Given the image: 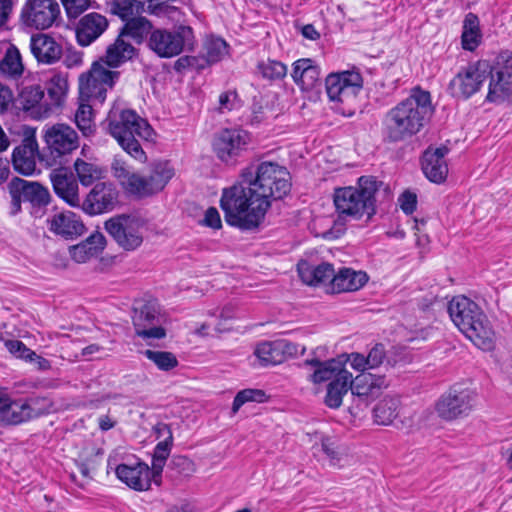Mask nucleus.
Here are the masks:
<instances>
[{
	"mask_svg": "<svg viewBox=\"0 0 512 512\" xmlns=\"http://www.w3.org/2000/svg\"><path fill=\"white\" fill-rule=\"evenodd\" d=\"M288 170L275 162L252 163L241 172V182L224 189L220 205L227 223L253 229L263 221L272 200L285 197L291 189Z\"/></svg>",
	"mask_w": 512,
	"mask_h": 512,
	"instance_id": "1",
	"label": "nucleus"
},
{
	"mask_svg": "<svg viewBox=\"0 0 512 512\" xmlns=\"http://www.w3.org/2000/svg\"><path fill=\"white\" fill-rule=\"evenodd\" d=\"M432 113L430 93L419 87L413 88L407 98L387 112L383 121L387 138L399 142L416 135Z\"/></svg>",
	"mask_w": 512,
	"mask_h": 512,
	"instance_id": "2",
	"label": "nucleus"
},
{
	"mask_svg": "<svg viewBox=\"0 0 512 512\" xmlns=\"http://www.w3.org/2000/svg\"><path fill=\"white\" fill-rule=\"evenodd\" d=\"M448 313L455 326L475 346L484 351L494 348L496 333L478 304L466 296H456L449 302Z\"/></svg>",
	"mask_w": 512,
	"mask_h": 512,
	"instance_id": "3",
	"label": "nucleus"
},
{
	"mask_svg": "<svg viewBox=\"0 0 512 512\" xmlns=\"http://www.w3.org/2000/svg\"><path fill=\"white\" fill-rule=\"evenodd\" d=\"M106 123L110 135L127 154L140 163L147 161V155L136 139L138 137L145 141L153 140L154 130L145 119L133 110L113 108Z\"/></svg>",
	"mask_w": 512,
	"mask_h": 512,
	"instance_id": "4",
	"label": "nucleus"
},
{
	"mask_svg": "<svg viewBox=\"0 0 512 512\" xmlns=\"http://www.w3.org/2000/svg\"><path fill=\"white\" fill-rule=\"evenodd\" d=\"M119 73L106 69L102 64L96 62L90 71L79 77V106L75 113L77 127L84 135L92 132V106L90 100L103 103L106 93L114 85Z\"/></svg>",
	"mask_w": 512,
	"mask_h": 512,
	"instance_id": "5",
	"label": "nucleus"
},
{
	"mask_svg": "<svg viewBox=\"0 0 512 512\" xmlns=\"http://www.w3.org/2000/svg\"><path fill=\"white\" fill-rule=\"evenodd\" d=\"M379 183L372 176H362L357 186L336 188L333 201L341 219L360 220L370 219L375 214V194Z\"/></svg>",
	"mask_w": 512,
	"mask_h": 512,
	"instance_id": "6",
	"label": "nucleus"
},
{
	"mask_svg": "<svg viewBox=\"0 0 512 512\" xmlns=\"http://www.w3.org/2000/svg\"><path fill=\"white\" fill-rule=\"evenodd\" d=\"M194 32L190 26L179 25L173 29L155 28L147 41L148 48L160 58L178 56L186 49H192Z\"/></svg>",
	"mask_w": 512,
	"mask_h": 512,
	"instance_id": "7",
	"label": "nucleus"
},
{
	"mask_svg": "<svg viewBox=\"0 0 512 512\" xmlns=\"http://www.w3.org/2000/svg\"><path fill=\"white\" fill-rule=\"evenodd\" d=\"M104 228L113 240L124 250L133 251L143 242L144 222L139 217L127 214L108 219Z\"/></svg>",
	"mask_w": 512,
	"mask_h": 512,
	"instance_id": "8",
	"label": "nucleus"
},
{
	"mask_svg": "<svg viewBox=\"0 0 512 512\" xmlns=\"http://www.w3.org/2000/svg\"><path fill=\"white\" fill-rule=\"evenodd\" d=\"M48 155L46 162L49 166L62 165L64 158L79 146L76 131L66 124H54L47 128L44 134Z\"/></svg>",
	"mask_w": 512,
	"mask_h": 512,
	"instance_id": "9",
	"label": "nucleus"
},
{
	"mask_svg": "<svg viewBox=\"0 0 512 512\" xmlns=\"http://www.w3.org/2000/svg\"><path fill=\"white\" fill-rule=\"evenodd\" d=\"M51 403L46 398L13 400L9 397L0 407V424L18 425L49 412Z\"/></svg>",
	"mask_w": 512,
	"mask_h": 512,
	"instance_id": "10",
	"label": "nucleus"
},
{
	"mask_svg": "<svg viewBox=\"0 0 512 512\" xmlns=\"http://www.w3.org/2000/svg\"><path fill=\"white\" fill-rule=\"evenodd\" d=\"M489 71L490 64L481 60L462 67L449 83L451 94L458 98H470L482 88Z\"/></svg>",
	"mask_w": 512,
	"mask_h": 512,
	"instance_id": "11",
	"label": "nucleus"
},
{
	"mask_svg": "<svg viewBox=\"0 0 512 512\" xmlns=\"http://www.w3.org/2000/svg\"><path fill=\"white\" fill-rule=\"evenodd\" d=\"M60 15V6L56 0H26L20 13L22 24L31 29L50 28Z\"/></svg>",
	"mask_w": 512,
	"mask_h": 512,
	"instance_id": "12",
	"label": "nucleus"
},
{
	"mask_svg": "<svg viewBox=\"0 0 512 512\" xmlns=\"http://www.w3.org/2000/svg\"><path fill=\"white\" fill-rule=\"evenodd\" d=\"M473 407V392L457 386L443 393L435 404L440 418L446 421L467 416Z\"/></svg>",
	"mask_w": 512,
	"mask_h": 512,
	"instance_id": "13",
	"label": "nucleus"
},
{
	"mask_svg": "<svg viewBox=\"0 0 512 512\" xmlns=\"http://www.w3.org/2000/svg\"><path fill=\"white\" fill-rule=\"evenodd\" d=\"M363 86L360 73L344 71L330 74L326 78V91L333 102L352 104Z\"/></svg>",
	"mask_w": 512,
	"mask_h": 512,
	"instance_id": "14",
	"label": "nucleus"
},
{
	"mask_svg": "<svg viewBox=\"0 0 512 512\" xmlns=\"http://www.w3.org/2000/svg\"><path fill=\"white\" fill-rule=\"evenodd\" d=\"M119 203V191L111 182H99L93 186L80 207L86 214L94 216L113 211Z\"/></svg>",
	"mask_w": 512,
	"mask_h": 512,
	"instance_id": "15",
	"label": "nucleus"
},
{
	"mask_svg": "<svg viewBox=\"0 0 512 512\" xmlns=\"http://www.w3.org/2000/svg\"><path fill=\"white\" fill-rule=\"evenodd\" d=\"M132 321L136 335L143 339H162L166 335L165 329L159 325L160 314L153 302L135 306Z\"/></svg>",
	"mask_w": 512,
	"mask_h": 512,
	"instance_id": "16",
	"label": "nucleus"
},
{
	"mask_svg": "<svg viewBox=\"0 0 512 512\" xmlns=\"http://www.w3.org/2000/svg\"><path fill=\"white\" fill-rule=\"evenodd\" d=\"M18 93L16 102L20 109L28 113L33 119L47 118L51 113V107L44 99V90L40 85L25 83H17Z\"/></svg>",
	"mask_w": 512,
	"mask_h": 512,
	"instance_id": "17",
	"label": "nucleus"
},
{
	"mask_svg": "<svg viewBox=\"0 0 512 512\" xmlns=\"http://www.w3.org/2000/svg\"><path fill=\"white\" fill-rule=\"evenodd\" d=\"M249 141V134L244 130L223 129L215 137L213 148L221 161L229 162L246 150Z\"/></svg>",
	"mask_w": 512,
	"mask_h": 512,
	"instance_id": "18",
	"label": "nucleus"
},
{
	"mask_svg": "<svg viewBox=\"0 0 512 512\" xmlns=\"http://www.w3.org/2000/svg\"><path fill=\"white\" fill-rule=\"evenodd\" d=\"M112 175L122 188L130 195L143 198L154 193L148 177L130 170L129 166L120 159H114L111 165Z\"/></svg>",
	"mask_w": 512,
	"mask_h": 512,
	"instance_id": "19",
	"label": "nucleus"
},
{
	"mask_svg": "<svg viewBox=\"0 0 512 512\" xmlns=\"http://www.w3.org/2000/svg\"><path fill=\"white\" fill-rule=\"evenodd\" d=\"M38 143L33 129H26L22 143L13 150L12 163L14 169L23 175H32L36 170Z\"/></svg>",
	"mask_w": 512,
	"mask_h": 512,
	"instance_id": "20",
	"label": "nucleus"
},
{
	"mask_svg": "<svg viewBox=\"0 0 512 512\" xmlns=\"http://www.w3.org/2000/svg\"><path fill=\"white\" fill-rule=\"evenodd\" d=\"M55 194L71 207H80L79 187L73 173L67 168L60 167L50 173Z\"/></svg>",
	"mask_w": 512,
	"mask_h": 512,
	"instance_id": "21",
	"label": "nucleus"
},
{
	"mask_svg": "<svg viewBox=\"0 0 512 512\" xmlns=\"http://www.w3.org/2000/svg\"><path fill=\"white\" fill-rule=\"evenodd\" d=\"M117 477L130 488L145 491L153 479L152 469L143 462L134 465L120 464L116 468Z\"/></svg>",
	"mask_w": 512,
	"mask_h": 512,
	"instance_id": "22",
	"label": "nucleus"
},
{
	"mask_svg": "<svg viewBox=\"0 0 512 512\" xmlns=\"http://www.w3.org/2000/svg\"><path fill=\"white\" fill-rule=\"evenodd\" d=\"M108 28L105 16L91 12L84 15L77 23L76 38L80 46L86 47L98 39Z\"/></svg>",
	"mask_w": 512,
	"mask_h": 512,
	"instance_id": "23",
	"label": "nucleus"
},
{
	"mask_svg": "<svg viewBox=\"0 0 512 512\" xmlns=\"http://www.w3.org/2000/svg\"><path fill=\"white\" fill-rule=\"evenodd\" d=\"M449 149L446 146L428 148L423 155L422 170L425 176L434 183L440 184L448 175V166L445 156Z\"/></svg>",
	"mask_w": 512,
	"mask_h": 512,
	"instance_id": "24",
	"label": "nucleus"
},
{
	"mask_svg": "<svg viewBox=\"0 0 512 512\" xmlns=\"http://www.w3.org/2000/svg\"><path fill=\"white\" fill-rule=\"evenodd\" d=\"M295 353L296 345L286 340L260 343L254 352L262 366L280 364L285 361L286 355Z\"/></svg>",
	"mask_w": 512,
	"mask_h": 512,
	"instance_id": "25",
	"label": "nucleus"
},
{
	"mask_svg": "<svg viewBox=\"0 0 512 512\" xmlns=\"http://www.w3.org/2000/svg\"><path fill=\"white\" fill-rule=\"evenodd\" d=\"M9 192L11 197H22L23 201L32 204H47L49 193L47 189L37 182H30L21 178H13L9 183Z\"/></svg>",
	"mask_w": 512,
	"mask_h": 512,
	"instance_id": "26",
	"label": "nucleus"
},
{
	"mask_svg": "<svg viewBox=\"0 0 512 512\" xmlns=\"http://www.w3.org/2000/svg\"><path fill=\"white\" fill-rule=\"evenodd\" d=\"M368 281V276L364 271H356L351 268L343 267L334 271L331 281L332 293H343L357 291Z\"/></svg>",
	"mask_w": 512,
	"mask_h": 512,
	"instance_id": "27",
	"label": "nucleus"
},
{
	"mask_svg": "<svg viewBox=\"0 0 512 512\" xmlns=\"http://www.w3.org/2000/svg\"><path fill=\"white\" fill-rule=\"evenodd\" d=\"M30 49L38 62L52 64L62 55L61 46L47 34H37L30 39Z\"/></svg>",
	"mask_w": 512,
	"mask_h": 512,
	"instance_id": "28",
	"label": "nucleus"
},
{
	"mask_svg": "<svg viewBox=\"0 0 512 512\" xmlns=\"http://www.w3.org/2000/svg\"><path fill=\"white\" fill-rule=\"evenodd\" d=\"M385 386V378L372 373H361L353 380L351 378L350 390L359 400L368 402L376 397L381 388Z\"/></svg>",
	"mask_w": 512,
	"mask_h": 512,
	"instance_id": "29",
	"label": "nucleus"
},
{
	"mask_svg": "<svg viewBox=\"0 0 512 512\" xmlns=\"http://www.w3.org/2000/svg\"><path fill=\"white\" fill-rule=\"evenodd\" d=\"M49 229L57 235L65 238H73L81 235L84 225L80 218L71 211H65L53 215L49 220Z\"/></svg>",
	"mask_w": 512,
	"mask_h": 512,
	"instance_id": "30",
	"label": "nucleus"
},
{
	"mask_svg": "<svg viewBox=\"0 0 512 512\" xmlns=\"http://www.w3.org/2000/svg\"><path fill=\"white\" fill-rule=\"evenodd\" d=\"M303 364L310 366L313 369L312 374L309 376V380L314 384H320L339 376L340 372L347 371L343 368L342 362L336 359H329L321 361L317 357L313 356L306 359Z\"/></svg>",
	"mask_w": 512,
	"mask_h": 512,
	"instance_id": "31",
	"label": "nucleus"
},
{
	"mask_svg": "<svg viewBox=\"0 0 512 512\" xmlns=\"http://www.w3.org/2000/svg\"><path fill=\"white\" fill-rule=\"evenodd\" d=\"M320 68L312 59L303 58L293 63L291 76L303 90L313 89L320 81Z\"/></svg>",
	"mask_w": 512,
	"mask_h": 512,
	"instance_id": "32",
	"label": "nucleus"
},
{
	"mask_svg": "<svg viewBox=\"0 0 512 512\" xmlns=\"http://www.w3.org/2000/svg\"><path fill=\"white\" fill-rule=\"evenodd\" d=\"M106 245V239L100 232H94L84 241L69 248L70 256L77 263H85L98 256Z\"/></svg>",
	"mask_w": 512,
	"mask_h": 512,
	"instance_id": "33",
	"label": "nucleus"
},
{
	"mask_svg": "<svg viewBox=\"0 0 512 512\" xmlns=\"http://www.w3.org/2000/svg\"><path fill=\"white\" fill-rule=\"evenodd\" d=\"M298 273L301 280L307 285L316 286L329 283V288L331 289L334 268L329 263L312 266L307 262H301L298 264Z\"/></svg>",
	"mask_w": 512,
	"mask_h": 512,
	"instance_id": "34",
	"label": "nucleus"
},
{
	"mask_svg": "<svg viewBox=\"0 0 512 512\" xmlns=\"http://www.w3.org/2000/svg\"><path fill=\"white\" fill-rule=\"evenodd\" d=\"M352 373L343 371L334 378L327 386V392L324 399L325 404L332 409H337L342 405L343 396L347 394L351 385Z\"/></svg>",
	"mask_w": 512,
	"mask_h": 512,
	"instance_id": "35",
	"label": "nucleus"
},
{
	"mask_svg": "<svg viewBox=\"0 0 512 512\" xmlns=\"http://www.w3.org/2000/svg\"><path fill=\"white\" fill-rule=\"evenodd\" d=\"M135 52V47L119 35L115 42L107 47L103 60L109 67L116 68L131 60Z\"/></svg>",
	"mask_w": 512,
	"mask_h": 512,
	"instance_id": "36",
	"label": "nucleus"
},
{
	"mask_svg": "<svg viewBox=\"0 0 512 512\" xmlns=\"http://www.w3.org/2000/svg\"><path fill=\"white\" fill-rule=\"evenodd\" d=\"M0 73L5 79L16 83L22 78L24 66L20 52L15 46L9 47L0 61Z\"/></svg>",
	"mask_w": 512,
	"mask_h": 512,
	"instance_id": "37",
	"label": "nucleus"
},
{
	"mask_svg": "<svg viewBox=\"0 0 512 512\" xmlns=\"http://www.w3.org/2000/svg\"><path fill=\"white\" fill-rule=\"evenodd\" d=\"M487 101L494 103L504 102L512 95V79L489 73Z\"/></svg>",
	"mask_w": 512,
	"mask_h": 512,
	"instance_id": "38",
	"label": "nucleus"
},
{
	"mask_svg": "<svg viewBox=\"0 0 512 512\" xmlns=\"http://www.w3.org/2000/svg\"><path fill=\"white\" fill-rule=\"evenodd\" d=\"M175 170L167 160H159L152 164L151 173L148 177L154 193L164 189L167 183L173 178Z\"/></svg>",
	"mask_w": 512,
	"mask_h": 512,
	"instance_id": "39",
	"label": "nucleus"
},
{
	"mask_svg": "<svg viewBox=\"0 0 512 512\" xmlns=\"http://www.w3.org/2000/svg\"><path fill=\"white\" fill-rule=\"evenodd\" d=\"M480 41L479 19L475 14L468 13L463 22L461 35L462 47L465 50L474 51L479 46Z\"/></svg>",
	"mask_w": 512,
	"mask_h": 512,
	"instance_id": "40",
	"label": "nucleus"
},
{
	"mask_svg": "<svg viewBox=\"0 0 512 512\" xmlns=\"http://www.w3.org/2000/svg\"><path fill=\"white\" fill-rule=\"evenodd\" d=\"M400 401L396 397L386 396L381 399L373 410L374 420L379 425H390L398 416Z\"/></svg>",
	"mask_w": 512,
	"mask_h": 512,
	"instance_id": "41",
	"label": "nucleus"
},
{
	"mask_svg": "<svg viewBox=\"0 0 512 512\" xmlns=\"http://www.w3.org/2000/svg\"><path fill=\"white\" fill-rule=\"evenodd\" d=\"M154 30L152 23L145 17H134L128 20L120 32V36H130L138 43L149 38L150 33Z\"/></svg>",
	"mask_w": 512,
	"mask_h": 512,
	"instance_id": "42",
	"label": "nucleus"
},
{
	"mask_svg": "<svg viewBox=\"0 0 512 512\" xmlns=\"http://www.w3.org/2000/svg\"><path fill=\"white\" fill-rule=\"evenodd\" d=\"M74 169L83 186H90L104 177V170L101 167L80 158L74 162Z\"/></svg>",
	"mask_w": 512,
	"mask_h": 512,
	"instance_id": "43",
	"label": "nucleus"
},
{
	"mask_svg": "<svg viewBox=\"0 0 512 512\" xmlns=\"http://www.w3.org/2000/svg\"><path fill=\"white\" fill-rule=\"evenodd\" d=\"M173 441H159L154 448L152 457V474L154 482L159 485L166 461L170 455Z\"/></svg>",
	"mask_w": 512,
	"mask_h": 512,
	"instance_id": "44",
	"label": "nucleus"
},
{
	"mask_svg": "<svg viewBox=\"0 0 512 512\" xmlns=\"http://www.w3.org/2000/svg\"><path fill=\"white\" fill-rule=\"evenodd\" d=\"M110 11L127 22L144 11V3L138 0H113Z\"/></svg>",
	"mask_w": 512,
	"mask_h": 512,
	"instance_id": "45",
	"label": "nucleus"
},
{
	"mask_svg": "<svg viewBox=\"0 0 512 512\" xmlns=\"http://www.w3.org/2000/svg\"><path fill=\"white\" fill-rule=\"evenodd\" d=\"M259 74L270 81L282 80L287 75V66L273 59L260 61L257 65Z\"/></svg>",
	"mask_w": 512,
	"mask_h": 512,
	"instance_id": "46",
	"label": "nucleus"
},
{
	"mask_svg": "<svg viewBox=\"0 0 512 512\" xmlns=\"http://www.w3.org/2000/svg\"><path fill=\"white\" fill-rule=\"evenodd\" d=\"M142 354L162 371H170L178 365L177 357L172 352L147 349Z\"/></svg>",
	"mask_w": 512,
	"mask_h": 512,
	"instance_id": "47",
	"label": "nucleus"
},
{
	"mask_svg": "<svg viewBox=\"0 0 512 512\" xmlns=\"http://www.w3.org/2000/svg\"><path fill=\"white\" fill-rule=\"evenodd\" d=\"M228 54V45L216 37L208 38L204 44V57L209 64L219 62Z\"/></svg>",
	"mask_w": 512,
	"mask_h": 512,
	"instance_id": "48",
	"label": "nucleus"
},
{
	"mask_svg": "<svg viewBox=\"0 0 512 512\" xmlns=\"http://www.w3.org/2000/svg\"><path fill=\"white\" fill-rule=\"evenodd\" d=\"M68 89L67 81L60 75H55L48 83L47 93L50 99L51 109L62 104Z\"/></svg>",
	"mask_w": 512,
	"mask_h": 512,
	"instance_id": "49",
	"label": "nucleus"
},
{
	"mask_svg": "<svg viewBox=\"0 0 512 512\" xmlns=\"http://www.w3.org/2000/svg\"><path fill=\"white\" fill-rule=\"evenodd\" d=\"M489 73L500 76H506L507 79H512V52L505 50L500 52L492 65H490Z\"/></svg>",
	"mask_w": 512,
	"mask_h": 512,
	"instance_id": "50",
	"label": "nucleus"
},
{
	"mask_svg": "<svg viewBox=\"0 0 512 512\" xmlns=\"http://www.w3.org/2000/svg\"><path fill=\"white\" fill-rule=\"evenodd\" d=\"M265 393L259 389H244L238 392L232 404V411L236 413L246 402H262Z\"/></svg>",
	"mask_w": 512,
	"mask_h": 512,
	"instance_id": "51",
	"label": "nucleus"
},
{
	"mask_svg": "<svg viewBox=\"0 0 512 512\" xmlns=\"http://www.w3.org/2000/svg\"><path fill=\"white\" fill-rule=\"evenodd\" d=\"M6 349L15 357L23 359L26 361V358L34 355V351L28 348L22 341L20 340H7L5 341Z\"/></svg>",
	"mask_w": 512,
	"mask_h": 512,
	"instance_id": "52",
	"label": "nucleus"
},
{
	"mask_svg": "<svg viewBox=\"0 0 512 512\" xmlns=\"http://www.w3.org/2000/svg\"><path fill=\"white\" fill-rule=\"evenodd\" d=\"M369 369L380 367L386 358L385 348L382 344H376L366 356Z\"/></svg>",
	"mask_w": 512,
	"mask_h": 512,
	"instance_id": "53",
	"label": "nucleus"
},
{
	"mask_svg": "<svg viewBox=\"0 0 512 512\" xmlns=\"http://www.w3.org/2000/svg\"><path fill=\"white\" fill-rule=\"evenodd\" d=\"M69 17H77L89 7V0H61Z\"/></svg>",
	"mask_w": 512,
	"mask_h": 512,
	"instance_id": "54",
	"label": "nucleus"
},
{
	"mask_svg": "<svg viewBox=\"0 0 512 512\" xmlns=\"http://www.w3.org/2000/svg\"><path fill=\"white\" fill-rule=\"evenodd\" d=\"M399 203L402 211L406 214H412L416 210V194L406 191L399 197Z\"/></svg>",
	"mask_w": 512,
	"mask_h": 512,
	"instance_id": "55",
	"label": "nucleus"
},
{
	"mask_svg": "<svg viewBox=\"0 0 512 512\" xmlns=\"http://www.w3.org/2000/svg\"><path fill=\"white\" fill-rule=\"evenodd\" d=\"M237 94L233 91L223 92L219 96V111L224 113L235 108Z\"/></svg>",
	"mask_w": 512,
	"mask_h": 512,
	"instance_id": "56",
	"label": "nucleus"
},
{
	"mask_svg": "<svg viewBox=\"0 0 512 512\" xmlns=\"http://www.w3.org/2000/svg\"><path fill=\"white\" fill-rule=\"evenodd\" d=\"M203 225L207 227H211L213 229H218L221 227V218L219 212L216 208L210 207L205 212L204 219L201 222Z\"/></svg>",
	"mask_w": 512,
	"mask_h": 512,
	"instance_id": "57",
	"label": "nucleus"
},
{
	"mask_svg": "<svg viewBox=\"0 0 512 512\" xmlns=\"http://www.w3.org/2000/svg\"><path fill=\"white\" fill-rule=\"evenodd\" d=\"M12 9V0H0V31L7 28Z\"/></svg>",
	"mask_w": 512,
	"mask_h": 512,
	"instance_id": "58",
	"label": "nucleus"
},
{
	"mask_svg": "<svg viewBox=\"0 0 512 512\" xmlns=\"http://www.w3.org/2000/svg\"><path fill=\"white\" fill-rule=\"evenodd\" d=\"M347 360L350 366L357 371L365 373L364 371L369 370L367 358L363 354L351 353Z\"/></svg>",
	"mask_w": 512,
	"mask_h": 512,
	"instance_id": "59",
	"label": "nucleus"
},
{
	"mask_svg": "<svg viewBox=\"0 0 512 512\" xmlns=\"http://www.w3.org/2000/svg\"><path fill=\"white\" fill-rule=\"evenodd\" d=\"M323 452L329 457L332 464H336L341 459V453L329 439H324L321 444Z\"/></svg>",
	"mask_w": 512,
	"mask_h": 512,
	"instance_id": "60",
	"label": "nucleus"
},
{
	"mask_svg": "<svg viewBox=\"0 0 512 512\" xmlns=\"http://www.w3.org/2000/svg\"><path fill=\"white\" fill-rule=\"evenodd\" d=\"M153 432L159 441H173L171 428L166 423H157L153 428Z\"/></svg>",
	"mask_w": 512,
	"mask_h": 512,
	"instance_id": "61",
	"label": "nucleus"
},
{
	"mask_svg": "<svg viewBox=\"0 0 512 512\" xmlns=\"http://www.w3.org/2000/svg\"><path fill=\"white\" fill-rule=\"evenodd\" d=\"M13 99L12 91L8 87L0 84V113L8 110Z\"/></svg>",
	"mask_w": 512,
	"mask_h": 512,
	"instance_id": "62",
	"label": "nucleus"
},
{
	"mask_svg": "<svg viewBox=\"0 0 512 512\" xmlns=\"http://www.w3.org/2000/svg\"><path fill=\"white\" fill-rule=\"evenodd\" d=\"M26 361L33 363L35 367L40 371H46L51 368L50 361L40 355H37L35 352L34 355L26 358Z\"/></svg>",
	"mask_w": 512,
	"mask_h": 512,
	"instance_id": "63",
	"label": "nucleus"
},
{
	"mask_svg": "<svg viewBox=\"0 0 512 512\" xmlns=\"http://www.w3.org/2000/svg\"><path fill=\"white\" fill-rule=\"evenodd\" d=\"M171 464L176 467H181L183 471L192 470L193 463L190 459L185 456H176L172 459Z\"/></svg>",
	"mask_w": 512,
	"mask_h": 512,
	"instance_id": "64",
	"label": "nucleus"
}]
</instances>
